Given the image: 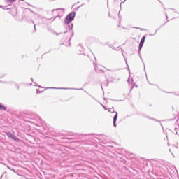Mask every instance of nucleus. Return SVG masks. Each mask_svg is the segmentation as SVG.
<instances>
[{
    "label": "nucleus",
    "instance_id": "nucleus-1",
    "mask_svg": "<svg viewBox=\"0 0 179 179\" xmlns=\"http://www.w3.org/2000/svg\"><path fill=\"white\" fill-rule=\"evenodd\" d=\"M76 16V12L72 11L69 13L64 18V27L65 29H69V31H66L64 32V40H68V36L71 34V30L73 29V24L71 23L75 20V17Z\"/></svg>",
    "mask_w": 179,
    "mask_h": 179
},
{
    "label": "nucleus",
    "instance_id": "nucleus-2",
    "mask_svg": "<svg viewBox=\"0 0 179 179\" xmlns=\"http://www.w3.org/2000/svg\"><path fill=\"white\" fill-rule=\"evenodd\" d=\"M46 89H58L60 90H83V92H85V93H86V94H88V96H91L92 99H93L94 100H97L96 99V98H94V96H92V94H90V93H89L87 91L83 90V88H69V87H47Z\"/></svg>",
    "mask_w": 179,
    "mask_h": 179
},
{
    "label": "nucleus",
    "instance_id": "nucleus-3",
    "mask_svg": "<svg viewBox=\"0 0 179 179\" xmlns=\"http://www.w3.org/2000/svg\"><path fill=\"white\" fill-rule=\"evenodd\" d=\"M6 134L9 139H12V141H14V142H17V143L20 142V138L16 136V135L10 133V131H6Z\"/></svg>",
    "mask_w": 179,
    "mask_h": 179
},
{
    "label": "nucleus",
    "instance_id": "nucleus-4",
    "mask_svg": "<svg viewBox=\"0 0 179 179\" xmlns=\"http://www.w3.org/2000/svg\"><path fill=\"white\" fill-rule=\"evenodd\" d=\"M108 112L113 114L115 113V115L113 117V127L115 128H117V120L118 118V113L117 111H115L114 110L111 111V109H109Z\"/></svg>",
    "mask_w": 179,
    "mask_h": 179
},
{
    "label": "nucleus",
    "instance_id": "nucleus-5",
    "mask_svg": "<svg viewBox=\"0 0 179 179\" xmlns=\"http://www.w3.org/2000/svg\"><path fill=\"white\" fill-rule=\"evenodd\" d=\"M57 10H60V12H59L57 16H55V18L53 19L55 20L57 17H59V19H61V17H62V15H64L65 13V9L64 8H57V9H53L52 10V13L57 11Z\"/></svg>",
    "mask_w": 179,
    "mask_h": 179
},
{
    "label": "nucleus",
    "instance_id": "nucleus-6",
    "mask_svg": "<svg viewBox=\"0 0 179 179\" xmlns=\"http://www.w3.org/2000/svg\"><path fill=\"white\" fill-rule=\"evenodd\" d=\"M112 49L115 50V51H120V50H121L122 56H123L124 60L127 62V59H125V55H124V50H122V48H120V47L115 48V47H113V48H112Z\"/></svg>",
    "mask_w": 179,
    "mask_h": 179
},
{
    "label": "nucleus",
    "instance_id": "nucleus-7",
    "mask_svg": "<svg viewBox=\"0 0 179 179\" xmlns=\"http://www.w3.org/2000/svg\"><path fill=\"white\" fill-rule=\"evenodd\" d=\"M8 110V107L5 105L0 103V111H6Z\"/></svg>",
    "mask_w": 179,
    "mask_h": 179
},
{
    "label": "nucleus",
    "instance_id": "nucleus-8",
    "mask_svg": "<svg viewBox=\"0 0 179 179\" xmlns=\"http://www.w3.org/2000/svg\"><path fill=\"white\" fill-rule=\"evenodd\" d=\"M49 31H50V33H52V34H55V36H61V34H62V32L57 33L54 29H50Z\"/></svg>",
    "mask_w": 179,
    "mask_h": 179
},
{
    "label": "nucleus",
    "instance_id": "nucleus-9",
    "mask_svg": "<svg viewBox=\"0 0 179 179\" xmlns=\"http://www.w3.org/2000/svg\"><path fill=\"white\" fill-rule=\"evenodd\" d=\"M165 93H170V94H174L175 96H179V94L176 93L175 92H165Z\"/></svg>",
    "mask_w": 179,
    "mask_h": 179
},
{
    "label": "nucleus",
    "instance_id": "nucleus-10",
    "mask_svg": "<svg viewBox=\"0 0 179 179\" xmlns=\"http://www.w3.org/2000/svg\"><path fill=\"white\" fill-rule=\"evenodd\" d=\"M7 3H13V2H16V0H6Z\"/></svg>",
    "mask_w": 179,
    "mask_h": 179
},
{
    "label": "nucleus",
    "instance_id": "nucleus-11",
    "mask_svg": "<svg viewBox=\"0 0 179 179\" xmlns=\"http://www.w3.org/2000/svg\"><path fill=\"white\" fill-rule=\"evenodd\" d=\"M8 6L0 5V8H1V9H3L4 10H8V9H10V8H6Z\"/></svg>",
    "mask_w": 179,
    "mask_h": 179
},
{
    "label": "nucleus",
    "instance_id": "nucleus-12",
    "mask_svg": "<svg viewBox=\"0 0 179 179\" xmlns=\"http://www.w3.org/2000/svg\"><path fill=\"white\" fill-rule=\"evenodd\" d=\"M142 47H143V43H139L138 52H141V50H142Z\"/></svg>",
    "mask_w": 179,
    "mask_h": 179
},
{
    "label": "nucleus",
    "instance_id": "nucleus-13",
    "mask_svg": "<svg viewBox=\"0 0 179 179\" xmlns=\"http://www.w3.org/2000/svg\"><path fill=\"white\" fill-rule=\"evenodd\" d=\"M12 16L15 19V20H17V13L12 14Z\"/></svg>",
    "mask_w": 179,
    "mask_h": 179
},
{
    "label": "nucleus",
    "instance_id": "nucleus-14",
    "mask_svg": "<svg viewBox=\"0 0 179 179\" xmlns=\"http://www.w3.org/2000/svg\"><path fill=\"white\" fill-rule=\"evenodd\" d=\"M159 29L160 28H158L157 29L155 30V32L154 34H150V36H156V33H157V31L159 30Z\"/></svg>",
    "mask_w": 179,
    "mask_h": 179
},
{
    "label": "nucleus",
    "instance_id": "nucleus-15",
    "mask_svg": "<svg viewBox=\"0 0 179 179\" xmlns=\"http://www.w3.org/2000/svg\"><path fill=\"white\" fill-rule=\"evenodd\" d=\"M146 118H148V120H151L152 121H155L156 119L153 118V117H150L149 116H146Z\"/></svg>",
    "mask_w": 179,
    "mask_h": 179
},
{
    "label": "nucleus",
    "instance_id": "nucleus-16",
    "mask_svg": "<svg viewBox=\"0 0 179 179\" xmlns=\"http://www.w3.org/2000/svg\"><path fill=\"white\" fill-rule=\"evenodd\" d=\"M106 82L107 83L105 84V86H106V87H108V85H109L108 78H106Z\"/></svg>",
    "mask_w": 179,
    "mask_h": 179
},
{
    "label": "nucleus",
    "instance_id": "nucleus-17",
    "mask_svg": "<svg viewBox=\"0 0 179 179\" xmlns=\"http://www.w3.org/2000/svg\"><path fill=\"white\" fill-rule=\"evenodd\" d=\"M72 40V37H70L69 39L68 40L69 42V45L71 46V41Z\"/></svg>",
    "mask_w": 179,
    "mask_h": 179
},
{
    "label": "nucleus",
    "instance_id": "nucleus-18",
    "mask_svg": "<svg viewBox=\"0 0 179 179\" xmlns=\"http://www.w3.org/2000/svg\"><path fill=\"white\" fill-rule=\"evenodd\" d=\"M140 44H145V40L141 39Z\"/></svg>",
    "mask_w": 179,
    "mask_h": 179
},
{
    "label": "nucleus",
    "instance_id": "nucleus-19",
    "mask_svg": "<svg viewBox=\"0 0 179 179\" xmlns=\"http://www.w3.org/2000/svg\"><path fill=\"white\" fill-rule=\"evenodd\" d=\"M150 85H152L153 86H157L158 87V89H160V87H159V85H156V84H152L150 83H149Z\"/></svg>",
    "mask_w": 179,
    "mask_h": 179
},
{
    "label": "nucleus",
    "instance_id": "nucleus-20",
    "mask_svg": "<svg viewBox=\"0 0 179 179\" xmlns=\"http://www.w3.org/2000/svg\"><path fill=\"white\" fill-rule=\"evenodd\" d=\"M134 29H141V31H143V30H146L145 29H141V28H139V27H134Z\"/></svg>",
    "mask_w": 179,
    "mask_h": 179
},
{
    "label": "nucleus",
    "instance_id": "nucleus-21",
    "mask_svg": "<svg viewBox=\"0 0 179 179\" xmlns=\"http://www.w3.org/2000/svg\"><path fill=\"white\" fill-rule=\"evenodd\" d=\"M121 12V10L119 11L118 13V17L119 19H121V14L120 13Z\"/></svg>",
    "mask_w": 179,
    "mask_h": 179
},
{
    "label": "nucleus",
    "instance_id": "nucleus-22",
    "mask_svg": "<svg viewBox=\"0 0 179 179\" xmlns=\"http://www.w3.org/2000/svg\"><path fill=\"white\" fill-rule=\"evenodd\" d=\"M36 93L38 94L40 93H43V91H38V90H36Z\"/></svg>",
    "mask_w": 179,
    "mask_h": 179
},
{
    "label": "nucleus",
    "instance_id": "nucleus-23",
    "mask_svg": "<svg viewBox=\"0 0 179 179\" xmlns=\"http://www.w3.org/2000/svg\"><path fill=\"white\" fill-rule=\"evenodd\" d=\"M174 129H175V131H176L175 135H178V133L177 132V129H178L177 127H176Z\"/></svg>",
    "mask_w": 179,
    "mask_h": 179
},
{
    "label": "nucleus",
    "instance_id": "nucleus-24",
    "mask_svg": "<svg viewBox=\"0 0 179 179\" xmlns=\"http://www.w3.org/2000/svg\"><path fill=\"white\" fill-rule=\"evenodd\" d=\"M141 40H146V36H143V37H142V38H141Z\"/></svg>",
    "mask_w": 179,
    "mask_h": 179
},
{
    "label": "nucleus",
    "instance_id": "nucleus-25",
    "mask_svg": "<svg viewBox=\"0 0 179 179\" xmlns=\"http://www.w3.org/2000/svg\"><path fill=\"white\" fill-rule=\"evenodd\" d=\"M4 174H6V172H4V173L1 176L0 179H2V178L3 177V175H4Z\"/></svg>",
    "mask_w": 179,
    "mask_h": 179
},
{
    "label": "nucleus",
    "instance_id": "nucleus-26",
    "mask_svg": "<svg viewBox=\"0 0 179 179\" xmlns=\"http://www.w3.org/2000/svg\"><path fill=\"white\" fill-rule=\"evenodd\" d=\"M34 33H36V31H37V29H36V24L34 25Z\"/></svg>",
    "mask_w": 179,
    "mask_h": 179
},
{
    "label": "nucleus",
    "instance_id": "nucleus-27",
    "mask_svg": "<svg viewBox=\"0 0 179 179\" xmlns=\"http://www.w3.org/2000/svg\"><path fill=\"white\" fill-rule=\"evenodd\" d=\"M138 54H139V57H140V59H141V61H143V60L142 59V57L141 56V52H138Z\"/></svg>",
    "mask_w": 179,
    "mask_h": 179
},
{
    "label": "nucleus",
    "instance_id": "nucleus-28",
    "mask_svg": "<svg viewBox=\"0 0 179 179\" xmlns=\"http://www.w3.org/2000/svg\"><path fill=\"white\" fill-rule=\"evenodd\" d=\"M155 121L156 122H159V123L161 122V121H160V120H157V119H155Z\"/></svg>",
    "mask_w": 179,
    "mask_h": 179
},
{
    "label": "nucleus",
    "instance_id": "nucleus-29",
    "mask_svg": "<svg viewBox=\"0 0 179 179\" xmlns=\"http://www.w3.org/2000/svg\"><path fill=\"white\" fill-rule=\"evenodd\" d=\"M11 171H13V173H17L16 170H15V169H11Z\"/></svg>",
    "mask_w": 179,
    "mask_h": 179
},
{
    "label": "nucleus",
    "instance_id": "nucleus-30",
    "mask_svg": "<svg viewBox=\"0 0 179 179\" xmlns=\"http://www.w3.org/2000/svg\"><path fill=\"white\" fill-rule=\"evenodd\" d=\"M125 1H127V0H124L123 2H121V3H120V8H121V6L122 5V3H124L125 2Z\"/></svg>",
    "mask_w": 179,
    "mask_h": 179
},
{
    "label": "nucleus",
    "instance_id": "nucleus-31",
    "mask_svg": "<svg viewBox=\"0 0 179 179\" xmlns=\"http://www.w3.org/2000/svg\"><path fill=\"white\" fill-rule=\"evenodd\" d=\"M72 34H71V37H73V36H74V33H73V31H72Z\"/></svg>",
    "mask_w": 179,
    "mask_h": 179
},
{
    "label": "nucleus",
    "instance_id": "nucleus-32",
    "mask_svg": "<svg viewBox=\"0 0 179 179\" xmlns=\"http://www.w3.org/2000/svg\"><path fill=\"white\" fill-rule=\"evenodd\" d=\"M173 120H174V119H169V120H167V121H173Z\"/></svg>",
    "mask_w": 179,
    "mask_h": 179
},
{
    "label": "nucleus",
    "instance_id": "nucleus-33",
    "mask_svg": "<svg viewBox=\"0 0 179 179\" xmlns=\"http://www.w3.org/2000/svg\"><path fill=\"white\" fill-rule=\"evenodd\" d=\"M102 107H103L104 110H107V108H106V106L102 105Z\"/></svg>",
    "mask_w": 179,
    "mask_h": 179
},
{
    "label": "nucleus",
    "instance_id": "nucleus-34",
    "mask_svg": "<svg viewBox=\"0 0 179 179\" xmlns=\"http://www.w3.org/2000/svg\"><path fill=\"white\" fill-rule=\"evenodd\" d=\"M7 168L9 169V170H12L13 169L9 167V166H7Z\"/></svg>",
    "mask_w": 179,
    "mask_h": 179
},
{
    "label": "nucleus",
    "instance_id": "nucleus-35",
    "mask_svg": "<svg viewBox=\"0 0 179 179\" xmlns=\"http://www.w3.org/2000/svg\"><path fill=\"white\" fill-rule=\"evenodd\" d=\"M94 66V69H95V71H96V67L97 66V64H95Z\"/></svg>",
    "mask_w": 179,
    "mask_h": 179
},
{
    "label": "nucleus",
    "instance_id": "nucleus-36",
    "mask_svg": "<svg viewBox=\"0 0 179 179\" xmlns=\"http://www.w3.org/2000/svg\"><path fill=\"white\" fill-rule=\"evenodd\" d=\"M101 72H102V73H104V70H101Z\"/></svg>",
    "mask_w": 179,
    "mask_h": 179
},
{
    "label": "nucleus",
    "instance_id": "nucleus-37",
    "mask_svg": "<svg viewBox=\"0 0 179 179\" xmlns=\"http://www.w3.org/2000/svg\"><path fill=\"white\" fill-rule=\"evenodd\" d=\"M159 2H160V3H162V5H163V3H162V1H160V0H158Z\"/></svg>",
    "mask_w": 179,
    "mask_h": 179
},
{
    "label": "nucleus",
    "instance_id": "nucleus-38",
    "mask_svg": "<svg viewBox=\"0 0 179 179\" xmlns=\"http://www.w3.org/2000/svg\"><path fill=\"white\" fill-rule=\"evenodd\" d=\"M166 19H169V16H167V14H166Z\"/></svg>",
    "mask_w": 179,
    "mask_h": 179
},
{
    "label": "nucleus",
    "instance_id": "nucleus-39",
    "mask_svg": "<svg viewBox=\"0 0 179 179\" xmlns=\"http://www.w3.org/2000/svg\"><path fill=\"white\" fill-rule=\"evenodd\" d=\"M30 79H31V82H34L33 78H31Z\"/></svg>",
    "mask_w": 179,
    "mask_h": 179
},
{
    "label": "nucleus",
    "instance_id": "nucleus-40",
    "mask_svg": "<svg viewBox=\"0 0 179 179\" xmlns=\"http://www.w3.org/2000/svg\"><path fill=\"white\" fill-rule=\"evenodd\" d=\"M160 125H161L162 128H163V124L162 123H160Z\"/></svg>",
    "mask_w": 179,
    "mask_h": 179
},
{
    "label": "nucleus",
    "instance_id": "nucleus-41",
    "mask_svg": "<svg viewBox=\"0 0 179 179\" xmlns=\"http://www.w3.org/2000/svg\"><path fill=\"white\" fill-rule=\"evenodd\" d=\"M110 48H114V46H113V45H110Z\"/></svg>",
    "mask_w": 179,
    "mask_h": 179
},
{
    "label": "nucleus",
    "instance_id": "nucleus-42",
    "mask_svg": "<svg viewBox=\"0 0 179 179\" xmlns=\"http://www.w3.org/2000/svg\"><path fill=\"white\" fill-rule=\"evenodd\" d=\"M89 135H90V134H85V136H89Z\"/></svg>",
    "mask_w": 179,
    "mask_h": 179
},
{
    "label": "nucleus",
    "instance_id": "nucleus-43",
    "mask_svg": "<svg viewBox=\"0 0 179 179\" xmlns=\"http://www.w3.org/2000/svg\"><path fill=\"white\" fill-rule=\"evenodd\" d=\"M176 149H178V146H175Z\"/></svg>",
    "mask_w": 179,
    "mask_h": 179
},
{
    "label": "nucleus",
    "instance_id": "nucleus-44",
    "mask_svg": "<svg viewBox=\"0 0 179 179\" xmlns=\"http://www.w3.org/2000/svg\"><path fill=\"white\" fill-rule=\"evenodd\" d=\"M20 1H21L22 2H24V0H20Z\"/></svg>",
    "mask_w": 179,
    "mask_h": 179
},
{
    "label": "nucleus",
    "instance_id": "nucleus-45",
    "mask_svg": "<svg viewBox=\"0 0 179 179\" xmlns=\"http://www.w3.org/2000/svg\"><path fill=\"white\" fill-rule=\"evenodd\" d=\"M170 9H171L172 10H176L174 8H170Z\"/></svg>",
    "mask_w": 179,
    "mask_h": 179
},
{
    "label": "nucleus",
    "instance_id": "nucleus-46",
    "mask_svg": "<svg viewBox=\"0 0 179 179\" xmlns=\"http://www.w3.org/2000/svg\"><path fill=\"white\" fill-rule=\"evenodd\" d=\"M30 86H33V83H30Z\"/></svg>",
    "mask_w": 179,
    "mask_h": 179
},
{
    "label": "nucleus",
    "instance_id": "nucleus-47",
    "mask_svg": "<svg viewBox=\"0 0 179 179\" xmlns=\"http://www.w3.org/2000/svg\"><path fill=\"white\" fill-rule=\"evenodd\" d=\"M108 16H109V17H111V16H110V13L108 14Z\"/></svg>",
    "mask_w": 179,
    "mask_h": 179
},
{
    "label": "nucleus",
    "instance_id": "nucleus-48",
    "mask_svg": "<svg viewBox=\"0 0 179 179\" xmlns=\"http://www.w3.org/2000/svg\"><path fill=\"white\" fill-rule=\"evenodd\" d=\"M17 89V90H19V89H20V87L18 86Z\"/></svg>",
    "mask_w": 179,
    "mask_h": 179
},
{
    "label": "nucleus",
    "instance_id": "nucleus-49",
    "mask_svg": "<svg viewBox=\"0 0 179 179\" xmlns=\"http://www.w3.org/2000/svg\"><path fill=\"white\" fill-rule=\"evenodd\" d=\"M101 87L103 89V85H101Z\"/></svg>",
    "mask_w": 179,
    "mask_h": 179
},
{
    "label": "nucleus",
    "instance_id": "nucleus-50",
    "mask_svg": "<svg viewBox=\"0 0 179 179\" xmlns=\"http://www.w3.org/2000/svg\"><path fill=\"white\" fill-rule=\"evenodd\" d=\"M127 82H129V78H128Z\"/></svg>",
    "mask_w": 179,
    "mask_h": 179
},
{
    "label": "nucleus",
    "instance_id": "nucleus-51",
    "mask_svg": "<svg viewBox=\"0 0 179 179\" xmlns=\"http://www.w3.org/2000/svg\"><path fill=\"white\" fill-rule=\"evenodd\" d=\"M164 132L165 134H167V133H166V131H164Z\"/></svg>",
    "mask_w": 179,
    "mask_h": 179
},
{
    "label": "nucleus",
    "instance_id": "nucleus-52",
    "mask_svg": "<svg viewBox=\"0 0 179 179\" xmlns=\"http://www.w3.org/2000/svg\"><path fill=\"white\" fill-rule=\"evenodd\" d=\"M107 71H111V70H110V69H107Z\"/></svg>",
    "mask_w": 179,
    "mask_h": 179
},
{
    "label": "nucleus",
    "instance_id": "nucleus-53",
    "mask_svg": "<svg viewBox=\"0 0 179 179\" xmlns=\"http://www.w3.org/2000/svg\"><path fill=\"white\" fill-rule=\"evenodd\" d=\"M132 89H134V87H131V90H132Z\"/></svg>",
    "mask_w": 179,
    "mask_h": 179
},
{
    "label": "nucleus",
    "instance_id": "nucleus-54",
    "mask_svg": "<svg viewBox=\"0 0 179 179\" xmlns=\"http://www.w3.org/2000/svg\"><path fill=\"white\" fill-rule=\"evenodd\" d=\"M35 85H37V83H34Z\"/></svg>",
    "mask_w": 179,
    "mask_h": 179
},
{
    "label": "nucleus",
    "instance_id": "nucleus-55",
    "mask_svg": "<svg viewBox=\"0 0 179 179\" xmlns=\"http://www.w3.org/2000/svg\"><path fill=\"white\" fill-rule=\"evenodd\" d=\"M104 100H107V99L104 98Z\"/></svg>",
    "mask_w": 179,
    "mask_h": 179
},
{
    "label": "nucleus",
    "instance_id": "nucleus-56",
    "mask_svg": "<svg viewBox=\"0 0 179 179\" xmlns=\"http://www.w3.org/2000/svg\"><path fill=\"white\" fill-rule=\"evenodd\" d=\"M111 108H112V109H113V108H114V107L113 106Z\"/></svg>",
    "mask_w": 179,
    "mask_h": 179
},
{
    "label": "nucleus",
    "instance_id": "nucleus-57",
    "mask_svg": "<svg viewBox=\"0 0 179 179\" xmlns=\"http://www.w3.org/2000/svg\"><path fill=\"white\" fill-rule=\"evenodd\" d=\"M88 2H90V0H88Z\"/></svg>",
    "mask_w": 179,
    "mask_h": 179
},
{
    "label": "nucleus",
    "instance_id": "nucleus-58",
    "mask_svg": "<svg viewBox=\"0 0 179 179\" xmlns=\"http://www.w3.org/2000/svg\"><path fill=\"white\" fill-rule=\"evenodd\" d=\"M145 66L144 65V69H145Z\"/></svg>",
    "mask_w": 179,
    "mask_h": 179
},
{
    "label": "nucleus",
    "instance_id": "nucleus-59",
    "mask_svg": "<svg viewBox=\"0 0 179 179\" xmlns=\"http://www.w3.org/2000/svg\"><path fill=\"white\" fill-rule=\"evenodd\" d=\"M39 87H41V86H39Z\"/></svg>",
    "mask_w": 179,
    "mask_h": 179
},
{
    "label": "nucleus",
    "instance_id": "nucleus-60",
    "mask_svg": "<svg viewBox=\"0 0 179 179\" xmlns=\"http://www.w3.org/2000/svg\"><path fill=\"white\" fill-rule=\"evenodd\" d=\"M162 121H166L165 120H163Z\"/></svg>",
    "mask_w": 179,
    "mask_h": 179
},
{
    "label": "nucleus",
    "instance_id": "nucleus-61",
    "mask_svg": "<svg viewBox=\"0 0 179 179\" xmlns=\"http://www.w3.org/2000/svg\"><path fill=\"white\" fill-rule=\"evenodd\" d=\"M110 100H114V99H110Z\"/></svg>",
    "mask_w": 179,
    "mask_h": 179
},
{
    "label": "nucleus",
    "instance_id": "nucleus-62",
    "mask_svg": "<svg viewBox=\"0 0 179 179\" xmlns=\"http://www.w3.org/2000/svg\"><path fill=\"white\" fill-rule=\"evenodd\" d=\"M2 82V81H0V83Z\"/></svg>",
    "mask_w": 179,
    "mask_h": 179
}]
</instances>
